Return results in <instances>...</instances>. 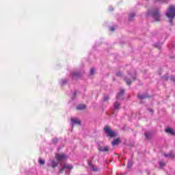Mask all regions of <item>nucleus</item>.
<instances>
[{
    "label": "nucleus",
    "instance_id": "nucleus-25",
    "mask_svg": "<svg viewBox=\"0 0 175 175\" xmlns=\"http://www.w3.org/2000/svg\"><path fill=\"white\" fill-rule=\"evenodd\" d=\"M94 73H95V69L92 68L90 70V75H91V76H92V75H94Z\"/></svg>",
    "mask_w": 175,
    "mask_h": 175
},
{
    "label": "nucleus",
    "instance_id": "nucleus-5",
    "mask_svg": "<svg viewBox=\"0 0 175 175\" xmlns=\"http://www.w3.org/2000/svg\"><path fill=\"white\" fill-rule=\"evenodd\" d=\"M71 122L72 125H81V121H80V120L77 118H75V119L72 118Z\"/></svg>",
    "mask_w": 175,
    "mask_h": 175
},
{
    "label": "nucleus",
    "instance_id": "nucleus-15",
    "mask_svg": "<svg viewBox=\"0 0 175 175\" xmlns=\"http://www.w3.org/2000/svg\"><path fill=\"white\" fill-rule=\"evenodd\" d=\"M57 166H58V162H56L55 161H51V167L53 169H55V167H57Z\"/></svg>",
    "mask_w": 175,
    "mask_h": 175
},
{
    "label": "nucleus",
    "instance_id": "nucleus-32",
    "mask_svg": "<svg viewBox=\"0 0 175 175\" xmlns=\"http://www.w3.org/2000/svg\"><path fill=\"white\" fill-rule=\"evenodd\" d=\"M133 80L135 81V80H136V77H133Z\"/></svg>",
    "mask_w": 175,
    "mask_h": 175
},
{
    "label": "nucleus",
    "instance_id": "nucleus-11",
    "mask_svg": "<svg viewBox=\"0 0 175 175\" xmlns=\"http://www.w3.org/2000/svg\"><path fill=\"white\" fill-rule=\"evenodd\" d=\"M71 75L72 77V79H77V77H80V72H72L71 73Z\"/></svg>",
    "mask_w": 175,
    "mask_h": 175
},
{
    "label": "nucleus",
    "instance_id": "nucleus-28",
    "mask_svg": "<svg viewBox=\"0 0 175 175\" xmlns=\"http://www.w3.org/2000/svg\"><path fill=\"white\" fill-rule=\"evenodd\" d=\"M171 80L175 82V76L171 77Z\"/></svg>",
    "mask_w": 175,
    "mask_h": 175
},
{
    "label": "nucleus",
    "instance_id": "nucleus-7",
    "mask_svg": "<svg viewBox=\"0 0 175 175\" xmlns=\"http://www.w3.org/2000/svg\"><path fill=\"white\" fill-rule=\"evenodd\" d=\"M124 94H125V90H121L119 93H118L116 96V99H121L122 96H124Z\"/></svg>",
    "mask_w": 175,
    "mask_h": 175
},
{
    "label": "nucleus",
    "instance_id": "nucleus-9",
    "mask_svg": "<svg viewBox=\"0 0 175 175\" xmlns=\"http://www.w3.org/2000/svg\"><path fill=\"white\" fill-rule=\"evenodd\" d=\"M65 169H69L70 170H71V169H73V166L69 165H63L62 168L60 169L59 172L62 173V172H64Z\"/></svg>",
    "mask_w": 175,
    "mask_h": 175
},
{
    "label": "nucleus",
    "instance_id": "nucleus-8",
    "mask_svg": "<svg viewBox=\"0 0 175 175\" xmlns=\"http://www.w3.org/2000/svg\"><path fill=\"white\" fill-rule=\"evenodd\" d=\"M98 151L100 152H107L109 151V146L99 147Z\"/></svg>",
    "mask_w": 175,
    "mask_h": 175
},
{
    "label": "nucleus",
    "instance_id": "nucleus-31",
    "mask_svg": "<svg viewBox=\"0 0 175 175\" xmlns=\"http://www.w3.org/2000/svg\"><path fill=\"white\" fill-rule=\"evenodd\" d=\"M164 79H165V80L166 81H167V80H168L167 77H165Z\"/></svg>",
    "mask_w": 175,
    "mask_h": 175
},
{
    "label": "nucleus",
    "instance_id": "nucleus-17",
    "mask_svg": "<svg viewBox=\"0 0 175 175\" xmlns=\"http://www.w3.org/2000/svg\"><path fill=\"white\" fill-rule=\"evenodd\" d=\"M145 137H146V139H150V137H151V133L147 131L145 132Z\"/></svg>",
    "mask_w": 175,
    "mask_h": 175
},
{
    "label": "nucleus",
    "instance_id": "nucleus-30",
    "mask_svg": "<svg viewBox=\"0 0 175 175\" xmlns=\"http://www.w3.org/2000/svg\"><path fill=\"white\" fill-rule=\"evenodd\" d=\"M111 31L112 32H114V27H111Z\"/></svg>",
    "mask_w": 175,
    "mask_h": 175
},
{
    "label": "nucleus",
    "instance_id": "nucleus-12",
    "mask_svg": "<svg viewBox=\"0 0 175 175\" xmlns=\"http://www.w3.org/2000/svg\"><path fill=\"white\" fill-rule=\"evenodd\" d=\"M120 108H121V104H120V103H118V101L115 102V103H114L115 110H120Z\"/></svg>",
    "mask_w": 175,
    "mask_h": 175
},
{
    "label": "nucleus",
    "instance_id": "nucleus-27",
    "mask_svg": "<svg viewBox=\"0 0 175 175\" xmlns=\"http://www.w3.org/2000/svg\"><path fill=\"white\" fill-rule=\"evenodd\" d=\"M116 76H122V72H118L116 73Z\"/></svg>",
    "mask_w": 175,
    "mask_h": 175
},
{
    "label": "nucleus",
    "instance_id": "nucleus-13",
    "mask_svg": "<svg viewBox=\"0 0 175 175\" xmlns=\"http://www.w3.org/2000/svg\"><path fill=\"white\" fill-rule=\"evenodd\" d=\"M85 109H87L85 105L81 104L77 107V110H84Z\"/></svg>",
    "mask_w": 175,
    "mask_h": 175
},
{
    "label": "nucleus",
    "instance_id": "nucleus-19",
    "mask_svg": "<svg viewBox=\"0 0 175 175\" xmlns=\"http://www.w3.org/2000/svg\"><path fill=\"white\" fill-rule=\"evenodd\" d=\"M39 163H40V165H44V163H46V161L43 159H40Z\"/></svg>",
    "mask_w": 175,
    "mask_h": 175
},
{
    "label": "nucleus",
    "instance_id": "nucleus-1",
    "mask_svg": "<svg viewBox=\"0 0 175 175\" xmlns=\"http://www.w3.org/2000/svg\"><path fill=\"white\" fill-rule=\"evenodd\" d=\"M166 17L170 19V24H173V20L175 17V6L170 5L165 14Z\"/></svg>",
    "mask_w": 175,
    "mask_h": 175
},
{
    "label": "nucleus",
    "instance_id": "nucleus-2",
    "mask_svg": "<svg viewBox=\"0 0 175 175\" xmlns=\"http://www.w3.org/2000/svg\"><path fill=\"white\" fill-rule=\"evenodd\" d=\"M104 131L105 133L108 134L109 137H116V136H117L116 133L113 131H112V129H110V126H105V127L104 128Z\"/></svg>",
    "mask_w": 175,
    "mask_h": 175
},
{
    "label": "nucleus",
    "instance_id": "nucleus-18",
    "mask_svg": "<svg viewBox=\"0 0 175 175\" xmlns=\"http://www.w3.org/2000/svg\"><path fill=\"white\" fill-rule=\"evenodd\" d=\"M137 98H139V99H146V98H147V96H146L144 95H142V94H138Z\"/></svg>",
    "mask_w": 175,
    "mask_h": 175
},
{
    "label": "nucleus",
    "instance_id": "nucleus-10",
    "mask_svg": "<svg viewBox=\"0 0 175 175\" xmlns=\"http://www.w3.org/2000/svg\"><path fill=\"white\" fill-rule=\"evenodd\" d=\"M164 157H165L166 158H172L173 159L175 157V154L174 152H170L168 154L165 153Z\"/></svg>",
    "mask_w": 175,
    "mask_h": 175
},
{
    "label": "nucleus",
    "instance_id": "nucleus-33",
    "mask_svg": "<svg viewBox=\"0 0 175 175\" xmlns=\"http://www.w3.org/2000/svg\"><path fill=\"white\" fill-rule=\"evenodd\" d=\"M162 0H155V2H161Z\"/></svg>",
    "mask_w": 175,
    "mask_h": 175
},
{
    "label": "nucleus",
    "instance_id": "nucleus-21",
    "mask_svg": "<svg viewBox=\"0 0 175 175\" xmlns=\"http://www.w3.org/2000/svg\"><path fill=\"white\" fill-rule=\"evenodd\" d=\"M109 99V96L106 95V96H104L103 100H104V102H107V100H108Z\"/></svg>",
    "mask_w": 175,
    "mask_h": 175
},
{
    "label": "nucleus",
    "instance_id": "nucleus-22",
    "mask_svg": "<svg viewBox=\"0 0 175 175\" xmlns=\"http://www.w3.org/2000/svg\"><path fill=\"white\" fill-rule=\"evenodd\" d=\"M91 167H92V170H93L94 172H98V167H96L95 166H94V165H91Z\"/></svg>",
    "mask_w": 175,
    "mask_h": 175
},
{
    "label": "nucleus",
    "instance_id": "nucleus-4",
    "mask_svg": "<svg viewBox=\"0 0 175 175\" xmlns=\"http://www.w3.org/2000/svg\"><path fill=\"white\" fill-rule=\"evenodd\" d=\"M55 158L57 161H58L59 162H61V161H64V159H65L66 156H65V154H57L55 155Z\"/></svg>",
    "mask_w": 175,
    "mask_h": 175
},
{
    "label": "nucleus",
    "instance_id": "nucleus-14",
    "mask_svg": "<svg viewBox=\"0 0 175 175\" xmlns=\"http://www.w3.org/2000/svg\"><path fill=\"white\" fill-rule=\"evenodd\" d=\"M111 144L112 146H118V144H120V139L116 138L112 142Z\"/></svg>",
    "mask_w": 175,
    "mask_h": 175
},
{
    "label": "nucleus",
    "instance_id": "nucleus-26",
    "mask_svg": "<svg viewBox=\"0 0 175 175\" xmlns=\"http://www.w3.org/2000/svg\"><path fill=\"white\" fill-rule=\"evenodd\" d=\"M159 165H160V166H161V167H163V166H165L166 164L165 163H163V161H160Z\"/></svg>",
    "mask_w": 175,
    "mask_h": 175
},
{
    "label": "nucleus",
    "instance_id": "nucleus-24",
    "mask_svg": "<svg viewBox=\"0 0 175 175\" xmlns=\"http://www.w3.org/2000/svg\"><path fill=\"white\" fill-rule=\"evenodd\" d=\"M57 142H58V139L57 138H54L53 139V144H57Z\"/></svg>",
    "mask_w": 175,
    "mask_h": 175
},
{
    "label": "nucleus",
    "instance_id": "nucleus-29",
    "mask_svg": "<svg viewBox=\"0 0 175 175\" xmlns=\"http://www.w3.org/2000/svg\"><path fill=\"white\" fill-rule=\"evenodd\" d=\"M76 92H74V99H76Z\"/></svg>",
    "mask_w": 175,
    "mask_h": 175
},
{
    "label": "nucleus",
    "instance_id": "nucleus-23",
    "mask_svg": "<svg viewBox=\"0 0 175 175\" xmlns=\"http://www.w3.org/2000/svg\"><path fill=\"white\" fill-rule=\"evenodd\" d=\"M127 167L129 168L132 167V161H128Z\"/></svg>",
    "mask_w": 175,
    "mask_h": 175
},
{
    "label": "nucleus",
    "instance_id": "nucleus-20",
    "mask_svg": "<svg viewBox=\"0 0 175 175\" xmlns=\"http://www.w3.org/2000/svg\"><path fill=\"white\" fill-rule=\"evenodd\" d=\"M124 80H125L127 85H131V84H132V81H131V79H125Z\"/></svg>",
    "mask_w": 175,
    "mask_h": 175
},
{
    "label": "nucleus",
    "instance_id": "nucleus-16",
    "mask_svg": "<svg viewBox=\"0 0 175 175\" xmlns=\"http://www.w3.org/2000/svg\"><path fill=\"white\" fill-rule=\"evenodd\" d=\"M133 17H135V13L130 14L129 20L130 21H132L133 20Z\"/></svg>",
    "mask_w": 175,
    "mask_h": 175
},
{
    "label": "nucleus",
    "instance_id": "nucleus-6",
    "mask_svg": "<svg viewBox=\"0 0 175 175\" xmlns=\"http://www.w3.org/2000/svg\"><path fill=\"white\" fill-rule=\"evenodd\" d=\"M166 133H170V135H172V136H174L175 132L174 130L170 127H168L165 129Z\"/></svg>",
    "mask_w": 175,
    "mask_h": 175
},
{
    "label": "nucleus",
    "instance_id": "nucleus-3",
    "mask_svg": "<svg viewBox=\"0 0 175 175\" xmlns=\"http://www.w3.org/2000/svg\"><path fill=\"white\" fill-rule=\"evenodd\" d=\"M152 17L154 18L155 21H161V14H159V10H156L152 13Z\"/></svg>",
    "mask_w": 175,
    "mask_h": 175
}]
</instances>
